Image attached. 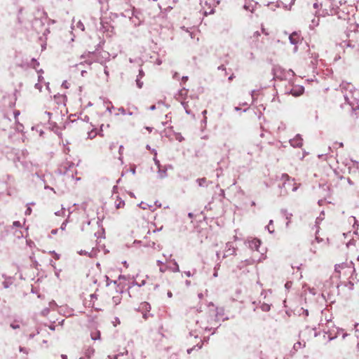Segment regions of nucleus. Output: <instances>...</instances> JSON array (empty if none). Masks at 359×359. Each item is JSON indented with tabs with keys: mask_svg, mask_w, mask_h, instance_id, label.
Listing matches in <instances>:
<instances>
[{
	"mask_svg": "<svg viewBox=\"0 0 359 359\" xmlns=\"http://www.w3.org/2000/svg\"><path fill=\"white\" fill-rule=\"evenodd\" d=\"M354 271L353 264L350 262L342 263L335 266V273L338 278H346Z\"/></svg>",
	"mask_w": 359,
	"mask_h": 359,
	"instance_id": "nucleus-1",
	"label": "nucleus"
},
{
	"mask_svg": "<svg viewBox=\"0 0 359 359\" xmlns=\"http://www.w3.org/2000/svg\"><path fill=\"white\" fill-rule=\"evenodd\" d=\"M322 8V13H320L319 11H316V14L325 16L332 15L334 11V1L333 0H325L320 4Z\"/></svg>",
	"mask_w": 359,
	"mask_h": 359,
	"instance_id": "nucleus-2",
	"label": "nucleus"
},
{
	"mask_svg": "<svg viewBox=\"0 0 359 359\" xmlns=\"http://www.w3.org/2000/svg\"><path fill=\"white\" fill-rule=\"evenodd\" d=\"M281 180L283 182V187L286 188L287 186H291L292 191L297 190L299 185L296 184L294 180H291L288 175L283 174L281 176Z\"/></svg>",
	"mask_w": 359,
	"mask_h": 359,
	"instance_id": "nucleus-3",
	"label": "nucleus"
},
{
	"mask_svg": "<svg viewBox=\"0 0 359 359\" xmlns=\"http://www.w3.org/2000/svg\"><path fill=\"white\" fill-rule=\"evenodd\" d=\"M290 142L293 147H300L303 144V140L299 135H297L293 139L290 140Z\"/></svg>",
	"mask_w": 359,
	"mask_h": 359,
	"instance_id": "nucleus-4",
	"label": "nucleus"
},
{
	"mask_svg": "<svg viewBox=\"0 0 359 359\" xmlns=\"http://www.w3.org/2000/svg\"><path fill=\"white\" fill-rule=\"evenodd\" d=\"M236 252V248L233 246V243H227L226 245V250L224 252V256L227 257L229 255H232Z\"/></svg>",
	"mask_w": 359,
	"mask_h": 359,
	"instance_id": "nucleus-5",
	"label": "nucleus"
},
{
	"mask_svg": "<svg viewBox=\"0 0 359 359\" xmlns=\"http://www.w3.org/2000/svg\"><path fill=\"white\" fill-rule=\"evenodd\" d=\"M292 44H297L301 41V36L297 32H293L289 37Z\"/></svg>",
	"mask_w": 359,
	"mask_h": 359,
	"instance_id": "nucleus-6",
	"label": "nucleus"
},
{
	"mask_svg": "<svg viewBox=\"0 0 359 359\" xmlns=\"http://www.w3.org/2000/svg\"><path fill=\"white\" fill-rule=\"evenodd\" d=\"M261 242L259 240L253 238L251 241H249V247L252 250H259V247L260 246Z\"/></svg>",
	"mask_w": 359,
	"mask_h": 359,
	"instance_id": "nucleus-7",
	"label": "nucleus"
},
{
	"mask_svg": "<svg viewBox=\"0 0 359 359\" xmlns=\"http://www.w3.org/2000/svg\"><path fill=\"white\" fill-rule=\"evenodd\" d=\"M154 161H155V163H156V165H157L158 168V176L159 178H163L165 177V175H166V171L165 170H161L160 169V163H159V161L156 160V158H154Z\"/></svg>",
	"mask_w": 359,
	"mask_h": 359,
	"instance_id": "nucleus-8",
	"label": "nucleus"
},
{
	"mask_svg": "<svg viewBox=\"0 0 359 359\" xmlns=\"http://www.w3.org/2000/svg\"><path fill=\"white\" fill-rule=\"evenodd\" d=\"M304 93V88L302 86H299L297 88H293L291 90V93L294 96H299L302 95Z\"/></svg>",
	"mask_w": 359,
	"mask_h": 359,
	"instance_id": "nucleus-9",
	"label": "nucleus"
},
{
	"mask_svg": "<svg viewBox=\"0 0 359 359\" xmlns=\"http://www.w3.org/2000/svg\"><path fill=\"white\" fill-rule=\"evenodd\" d=\"M318 25H319V18L318 17L314 18L313 20H311V22L309 25V27L311 29H313L315 27L318 26Z\"/></svg>",
	"mask_w": 359,
	"mask_h": 359,
	"instance_id": "nucleus-10",
	"label": "nucleus"
},
{
	"mask_svg": "<svg viewBox=\"0 0 359 359\" xmlns=\"http://www.w3.org/2000/svg\"><path fill=\"white\" fill-rule=\"evenodd\" d=\"M280 1L283 4L284 7L287 8L294 4V0H280Z\"/></svg>",
	"mask_w": 359,
	"mask_h": 359,
	"instance_id": "nucleus-11",
	"label": "nucleus"
},
{
	"mask_svg": "<svg viewBox=\"0 0 359 359\" xmlns=\"http://www.w3.org/2000/svg\"><path fill=\"white\" fill-rule=\"evenodd\" d=\"M91 338L93 340L99 339L100 338V332L98 330L91 332Z\"/></svg>",
	"mask_w": 359,
	"mask_h": 359,
	"instance_id": "nucleus-12",
	"label": "nucleus"
},
{
	"mask_svg": "<svg viewBox=\"0 0 359 359\" xmlns=\"http://www.w3.org/2000/svg\"><path fill=\"white\" fill-rule=\"evenodd\" d=\"M125 205V203L123 201H121V200H118L116 202V208L117 209L118 208H123V206Z\"/></svg>",
	"mask_w": 359,
	"mask_h": 359,
	"instance_id": "nucleus-13",
	"label": "nucleus"
},
{
	"mask_svg": "<svg viewBox=\"0 0 359 359\" xmlns=\"http://www.w3.org/2000/svg\"><path fill=\"white\" fill-rule=\"evenodd\" d=\"M141 79L140 78L137 77V79H136V83H137V86L139 88H141L143 86V82L141 81Z\"/></svg>",
	"mask_w": 359,
	"mask_h": 359,
	"instance_id": "nucleus-14",
	"label": "nucleus"
},
{
	"mask_svg": "<svg viewBox=\"0 0 359 359\" xmlns=\"http://www.w3.org/2000/svg\"><path fill=\"white\" fill-rule=\"evenodd\" d=\"M141 307H142V309H146V310H149L150 309V306L147 302L142 303L141 304Z\"/></svg>",
	"mask_w": 359,
	"mask_h": 359,
	"instance_id": "nucleus-15",
	"label": "nucleus"
},
{
	"mask_svg": "<svg viewBox=\"0 0 359 359\" xmlns=\"http://www.w3.org/2000/svg\"><path fill=\"white\" fill-rule=\"evenodd\" d=\"M273 220H270L269 225L267 226V229L270 233H273L274 231L273 228H270V225H272Z\"/></svg>",
	"mask_w": 359,
	"mask_h": 359,
	"instance_id": "nucleus-16",
	"label": "nucleus"
},
{
	"mask_svg": "<svg viewBox=\"0 0 359 359\" xmlns=\"http://www.w3.org/2000/svg\"><path fill=\"white\" fill-rule=\"evenodd\" d=\"M174 265H175V267L174 269H172V271L174 272H179L180 271V268H179V266L178 264H177V262H174Z\"/></svg>",
	"mask_w": 359,
	"mask_h": 359,
	"instance_id": "nucleus-17",
	"label": "nucleus"
},
{
	"mask_svg": "<svg viewBox=\"0 0 359 359\" xmlns=\"http://www.w3.org/2000/svg\"><path fill=\"white\" fill-rule=\"evenodd\" d=\"M353 86L352 85L349 84V83H346V84H342L341 86V88L342 89H345V88H351Z\"/></svg>",
	"mask_w": 359,
	"mask_h": 359,
	"instance_id": "nucleus-18",
	"label": "nucleus"
},
{
	"mask_svg": "<svg viewBox=\"0 0 359 359\" xmlns=\"http://www.w3.org/2000/svg\"><path fill=\"white\" fill-rule=\"evenodd\" d=\"M198 182L199 186H203V184L205 182V179H204V178L198 179Z\"/></svg>",
	"mask_w": 359,
	"mask_h": 359,
	"instance_id": "nucleus-19",
	"label": "nucleus"
},
{
	"mask_svg": "<svg viewBox=\"0 0 359 359\" xmlns=\"http://www.w3.org/2000/svg\"><path fill=\"white\" fill-rule=\"evenodd\" d=\"M65 209L62 208V210L60 211L55 212V215H62V216H64L65 215Z\"/></svg>",
	"mask_w": 359,
	"mask_h": 359,
	"instance_id": "nucleus-20",
	"label": "nucleus"
},
{
	"mask_svg": "<svg viewBox=\"0 0 359 359\" xmlns=\"http://www.w3.org/2000/svg\"><path fill=\"white\" fill-rule=\"evenodd\" d=\"M302 347V344L301 342H297V343H295L294 345V348L297 350L299 348H301Z\"/></svg>",
	"mask_w": 359,
	"mask_h": 359,
	"instance_id": "nucleus-21",
	"label": "nucleus"
},
{
	"mask_svg": "<svg viewBox=\"0 0 359 359\" xmlns=\"http://www.w3.org/2000/svg\"><path fill=\"white\" fill-rule=\"evenodd\" d=\"M144 76V73L143 70L140 69L139 71V74H138L137 77L142 79Z\"/></svg>",
	"mask_w": 359,
	"mask_h": 359,
	"instance_id": "nucleus-22",
	"label": "nucleus"
},
{
	"mask_svg": "<svg viewBox=\"0 0 359 359\" xmlns=\"http://www.w3.org/2000/svg\"><path fill=\"white\" fill-rule=\"evenodd\" d=\"M147 204H145V203H141L139 205V206H140L141 208L144 209V210L147 209Z\"/></svg>",
	"mask_w": 359,
	"mask_h": 359,
	"instance_id": "nucleus-23",
	"label": "nucleus"
},
{
	"mask_svg": "<svg viewBox=\"0 0 359 359\" xmlns=\"http://www.w3.org/2000/svg\"><path fill=\"white\" fill-rule=\"evenodd\" d=\"M66 226H67V221H66V222H63V223L62 224L61 227H60V228H61V229H62V230H65V228H66Z\"/></svg>",
	"mask_w": 359,
	"mask_h": 359,
	"instance_id": "nucleus-24",
	"label": "nucleus"
},
{
	"mask_svg": "<svg viewBox=\"0 0 359 359\" xmlns=\"http://www.w3.org/2000/svg\"><path fill=\"white\" fill-rule=\"evenodd\" d=\"M36 88L39 89V90H41V86L40 83H36L35 85Z\"/></svg>",
	"mask_w": 359,
	"mask_h": 359,
	"instance_id": "nucleus-25",
	"label": "nucleus"
},
{
	"mask_svg": "<svg viewBox=\"0 0 359 359\" xmlns=\"http://www.w3.org/2000/svg\"><path fill=\"white\" fill-rule=\"evenodd\" d=\"M13 225L15 226H20V222L17 221V222H13Z\"/></svg>",
	"mask_w": 359,
	"mask_h": 359,
	"instance_id": "nucleus-26",
	"label": "nucleus"
},
{
	"mask_svg": "<svg viewBox=\"0 0 359 359\" xmlns=\"http://www.w3.org/2000/svg\"><path fill=\"white\" fill-rule=\"evenodd\" d=\"M313 8H314L315 9H318V8H319V4H318V3H315V4H313Z\"/></svg>",
	"mask_w": 359,
	"mask_h": 359,
	"instance_id": "nucleus-27",
	"label": "nucleus"
},
{
	"mask_svg": "<svg viewBox=\"0 0 359 359\" xmlns=\"http://www.w3.org/2000/svg\"><path fill=\"white\" fill-rule=\"evenodd\" d=\"M43 79V78L42 77V76L39 75V81L41 82Z\"/></svg>",
	"mask_w": 359,
	"mask_h": 359,
	"instance_id": "nucleus-28",
	"label": "nucleus"
},
{
	"mask_svg": "<svg viewBox=\"0 0 359 359\" xmlns=\"http://www.w3.org/2000/svg\"><path fill=\"white\" fill-rule=\"evenodd\" d=\"M53 253H54V257L55 259H59V255L55 253V252H53Z\"/></svg>",
	"mask_w": 359,
	"mask_h": 359,
	"instance_id": "nucleus-29",
	"label": "nucleus"
},
{
	"mask_svg": "<svg viewBox=\"0 0 359 359\" xmlns=\"http://www.w3.org/2000/svg\"><path fill=\"white\" fill-rule=\"evenodd\" d=\"M123 146H120V147H119L120 154H121V151H123Z\"/></svg>",
	"mask_w": 359,
	"mask_h": 359,
	"instance_id": "nucleus-30",
	"label": "nucleus"
},
{
	"mask_svg": "<svg viewBox=\"0 0 359 359\" xmlns=\"http://www.w3.org/2000/svg\"><path fill=\"white\" fill-rule=\"evenodd\" d=\"M30 212H31V209L29 208H27V210L26 211V213L27 214H30Z\"/></svg>",
	"mask_w": 359,
	"mask_h": 359,
	"instance_id": "nucleus-31",
	"label": "nucleus"
},
{
	"mask_svg": "<svg viewBox=\"0 0 359 359\" xmlns=\"http://www.w3.org/2000/svg\"><path fill=\"white\" fill-rule=\"evenodd\" d=\"M185 274H186L188 277L191 276V273H190V271L185 272Z\"/></svg>",
	"mask_w": 359,
	"mask_h": 359,
	"instance_id": "nucleus-32",
	"label": "nucleus"
},
{
	"mask_svg": "<svg viewBox=\"0 0 359 359\" xmlns=\"http://www.w3.org/2000/svg\"><path fill=\"white\" fill-rule=\"evenodd\" d=\"M168 297H172V292H168Z\"/></svg>",
	"mask_w": 359,
	"mask_h": 359,
	"instance_id": "nucleus-33",
	"label": "nucleus"
},
{
	"mask_svg": "<svg viewBox=\"0 0 359 359\" xmlns=\"http://www.w3.org/2000/svg\"><path fill=\"white\" fill-rule=\"evenodd\" d=\"M187 79H188L187 76H184V77H182V80H183L184 81H187Z\"/></svg>",
	"mask_w": 359,
	"mask_h": 359,
	"instance_id": "nucleus-34",
	"label": "nucleus"
},
{
	"mask_svg": "<svg viewBox=\"0 0 359 359\" xmlns=\"http://www.w3.org/2000/svg\"><path fill=\"white\" fill-rule=\"evenodd\" d=\"M160 271L163 273L165 271V269L162 267H160Z\"/></svg>",
	"mask_w": 359,
	"mask_h": 359,
	"instance_id": "nucleus-35",
	"label": "nucleus"
},
{
	"mask_svg": "<svg viewBox=\"0 0 359 359\" xmlns=\"http://www.w3.org/2000/svg\"><path fill=\"white\" fill-rule=\"evenodd\" d=\"M264 310H269V306H267V305H266V306H264Z\"/></svg>",
	"mask_w": 359,
	"mask_h": 359,
	"instance_id": "nucleus-36",
	"label": "nucleus"
},
{
	"mask_svg": "<svg viewBox=\"0 0 359 359\" xmlns=\"http://www.w3.org/2000/svg\"><path fill=\"white\" fill-rule=\"evenodd\" d=\"M120 111H121V113L125 114V110L123 109H120Z\"/></svg>",
	"mask_w": 359,
	"mask_h": 359,
	"instance_id": "nucleus-37",
	"label": "nucleus"
},
{
	"mask_svg": "<svg viewBox=\"0 0 359 359\" xmlns=\"http://www.w3.org/2000/svg\"><path fill=\"white\" fill-rule=\"evenodd\" d=\"M344 97H345V99H346V100H348V95H347L346 94L344 95Z\"/></svg>",
	"mask_w": 359,
	"mask_h": 359,
	"instance_id": "nucleus-38",
	"label": "nucleus"
},
{
	"mask_svg": "<svg viewBox=\"0 0 359 359\" xmlns=\"http://www.w3.org/2000/svg\"><path fill=\"white\" fill-rule=\"evenodd\" d=\"M85 73H86V72H85V71H82V72H81V75H82V76H84Z\"/></svg>",
	"mask_w": 359,
	"mask_h": 359,
	"instance_id": "nucleus-39",
	"label": "nucleus"
},
{
	"mask_svg": "<svg viewBox=\"0 0 359 359\" xmlns=\"http://www.w3.org/2000/svg\"><path fill=\"white\" fill-rule=\"evenodd\" d=\"M215 1L216 4H219V0H214Z\"/></svg>",
	"mask_w": 359,
	"mask_h": 359,
	"instance_id": "nucleus-40",
	"label": "nucleus"
},
{
	"mask_svg": "<svg viewBox=\"0 0 359 359\" xmlns=\"http://www.w3.org/2000/svg\"><path fill=\"white\" fill-rule=\"evenodd\" d=\"M285 287H290L289 283H287L285 284Z\"/></svg>",
	"mask_w": 359,
	"mask_h": 359,
	"instance_id": "nucleus-41",
	"label": "nucleus"
},
{
	"mask_svg": "<svg viewBox=\"0 0 359 359\" xmlns=\"http://www.w3.org/2000/svg\"><path fill=\"white\" fill-rule=\"evenodd\" d=\"M155 109V106H151V109L154 110Z\"/></svg>",
	"mask_w": 359,
	"mask_h": 359,
	"instance_id": "nucleus-42",
	"label": "nucleus"
},
{
	"mask_svg": "<svg viewBox=\"0 0 359 359\" xmlns=\"http://www.w3.org/2000/svg\"><path fill=\"white\" fill-rule=\"evenodd\" d=\"M11 327H12L13 328H14V329H15V328L17 327V326H15V325H11Z\"/></svg>",
	"mask_w": 359,
	"mask_h": 359,
	"instance_id": "nucleus-43",
	"label": "nucleus"
},
{
	"mask_svg": "<svg viewBox=\"0 0 359 359\" xmlns=\"http://www.w3.org/2000/svg\"><path fill=\"white\" fill-rule=\"evenodd\" d=\"M229 80H231L233 79V76H231L229 78Z\"/></svg>",
	"mask_w": 359,
	"mask_h": 359,
	"instance_id": "nucleus-44",
	"label": "nucleus"
},
{
	"mask_svg": "<svg viewBox=\"0 0 359 359\" xmlns=\"http://www.w3.org/2000/svg\"><path fill=\"white\" fill-rule=\"evenodd\" d=\"M162 264V262H161L158 261V265H160V264Z\"/></svg>",
	"mask_w": 359,
	"mask_h": 359,
	"instance_id": "nucleus-45",
	"label": "nucleus"
},
{
	"mask_svg": "<svg viewBox=\"0 0 359 359\" xmlns=\"http://www.w3.org/2000/svg\"><path fill=\"white\" fill-rule=\"evenodd\" d=\"M52 233H56V231H54V230H53V231H52Z\"/></svg>",
	"mask_w": 359,
	"mask_h": 359,
	"instance_id": "nucleus-46",
	"label": "nucleus"
},
{
	"mask_svg": "<svg viewBox=\"0 0 359 359\" xmlns=\"http://www.w3.org/2000/svg\"><path fill=\"white\" fill-rule=\"evenodd\" d=\"M184 108L187 109L186 106H184ZM186 112L189 113L187 109H186Z\"/></svg>",
	"mask_w": 359,
	"mask_h": 359,
	"instance_id": "nucleus-47",
	"label": "nucleus"
},
{
	"mask_svg": "<svg viewBox=\"0 0 359 359\" xmlns=\"http://www.w3.org/2000/svg\"><path fill=\"white\" fill-rule=\"evenodd\" d=\"M203 114H206V110H205L203 112Z\"/></svg>",
	"mask_w": 359,
	"mask_h": 359,
	"instance_id": "nucleus-48",
	"label": "nucleus"
},
{
	"mask_svg": "<svg viewBox=\"0 0 359 359\" xmlns=\"http://www.w3.org/2000/svg\"><path fill=\"white\" fill-rule=\"evenodd\" d=\"M116 358H117V356H116H116H114V359H116Z\"/></svg>",
	"mask_w": 359,
	"mask_h": 359,
	"instance_id": "nucleus-49",
	"label": "nucleus"
}]
</instances>
